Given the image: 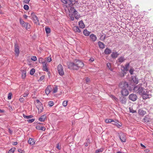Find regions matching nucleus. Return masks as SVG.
I'll list each match as a JSON object with an SVG mask.
<instances>
[{
  "mask_svg": "<svg viewBox=\"0 0 153 153\" xmlns=\"http://www.w3.org/2000/svg\"><path fill=\"white\" fill-rule=\"evenodd\" d=\"M68 65L69 68L76 70L79 68H83L84 65L81 61L76 59L74 61V62L68 63Z\"/></svg>",
  "mask_w": 153,
  "mask_h": 153,
  "instance_id": "obj_1",
  "label": "nucleus"
},
{
  "mask_svg": "<svg viewBox=\"0 0 153 153\" xmlns=\"http://www.w3.org/2000/svg\"><path fill=\"white\" fill-rule=\"evenodd\" d=\"M135 93H138L140 95H142L144 93L146 89L141 87L140 85H138L134 87L133 89Z\"/></svg>",
  "mask_w": 153,
  "mask_h": 153,
  "instance_id": "obj_2",
  "label": "nucleus"
},
{
  "mask_svg": "<svg viewBox=\"0 0 153 153\" xmlns=\"http://www.w3.org/2000/svg\"><path fill=\"white\" fill-rule=\"evenodd\" d=\"M36 105L38 110V113L40 114L44 110L42 103L38 100H36Z\"/></svg>",
  "mask_w": 153,
  "mask_h": 153,
  "instance_id": "obj_3",
  "label": "nucleus"
},
{
  "mask_svg": "<svg viewBox=\"0 0 153 153\" xmlns=\"http://www.w3.org/2000/svg\"><path fill=\"white\" fill-rule=\"evenodd\" d=\"M129 66V64L128 63H126L125 66L121 65V70L123 72V73L126 74V72L128 71V68Z\"/></svg>",
  "mask_w": 153,
  "mask_h": 153,
  "instance_id": "obj_4",
  "label": "nucleus"
},
{
  "mask_svg": "<svg viewBox=\"0 0 153 153\" xmlns=\"http://www.w3.org/2000/svg\"><path fill=\"white\" fill-rule=\"evenodd\" d=\"M57 70L59 74L62 76L64 74L63 69L61 64H59L58 66Z\"/></svg>",
  "mask_w": 153,
  "mask_h": 153,
  "instance_id": "obj_5",
  "label": "nucleus"
},
{
  "mask_svg": "<svg viewBox=\"0 0 153 153\" xmlns=\"http://www.w3.org/2000/svg\"><path fill=\"white\" fill-rule=\"evenodd\" d=\"M119 86L122 89H126L128 87V84L127 82H123L120 83Z\"/></svg>",
  "mask_w": 153,
  "mask_h": 153,
  "instance_id": "obj_6",
  "label": "nucleus"
},
{
  "mask_svg": "<svg viewBox=\"0 0 153 153\" xmlns=\"http://www.w3.org/2000/svg\"><path fill=\"white\" fill-rule=\"evenodd\" d=\"M14 47V51L16 53V55L17 56H19V47L17 43H15Z\"/></svg>",
  "mask_w": 153,
  "mask_h": 153,
  "instance_id": "obj_7",
  "label": "nucleus"
},
{
  "mask_svg": "<svg viewBox=\"0 0 153 153\" xmlns=\"http://www.w3.org/2000/svg\"><path fill=\"white\" fill-rule=\"evenodd\" d=\"M143 99H146L149 98L151 97V95L149 94V92L146 91H144V92L142 95Z\"/></svg>",
  "mask_w": 153,
  "mask_h": 153,
  "instance_id": "obj_8",
  "label": "nucleus"
},
{
  "mask_svg": "<svg viewBox=\"0 0 153 153\" xmlns=\"http://www.w3.org/2000/svg\"><path fill=\"white\" fill-rule=\"evenodd\" d=\"M129 98L130 100L134 101L137 99V97L135 94H131L129 95Z\"/></svg>",
  "mask_w": 153,
  "mask_h": 153,
  "instance_id": "obj_9",
  "label": "nucleus"
},
{
  "mask_svg": "<svg viewBox=\"0 0 153 153\" xmlns=\"http://www.w3.org/2000/svg\"><path fill=\"white\" fill-rule=\"evenodd\" d=\"M74 11L73 12L74 16L76 19H78L80 17V15L75 9H74Z\"/></svg>",
  "mask_w": 153,
  "mask_h": 153,
  "instance_id": "obj_10",
  "label": "nucleus"
},
{
  "mask_svg": "<svg viewBox=\"0 0 153 153\" xmlns=\"http://www.w3.org/2000/svg\"><path fill=\"white\" fill-rule=\"evenodd\" d=\"M121 93L123 96H127L129 94V92L126 88L122 89L121 91Z\"/></svg>",
  "mask_w": 153,
  "mask_h": 153,
  "instance_id": "obj_11",
  "label": "nucleus"
},
{
  "mask_svg": "<svg viewBox=\"0 0 153 153\" xmlns=\"http://www.w3.org/2000/svg\"><path fill=\"white\" fill-rule=\"evenodd\" d=\"M114 123L112 124L116 126L118 128H120L122 126V124L120 123L118 120H116V121H114Z\"/></svg>",
  "mask_w": 153,
  "mask_h": 153,
  "instance_id": "obj_12",
  "label": "nucleus"
},
{
  "mask_svg": "<svg viewBox=\"0 0 153 153\" xmlns=\"http://www.w3.org/2000/svg\"><path fill=\"white\" fill-rule=\"evenodd\" d=\"M32 18L35 23H37L39 22V20L37 16L34 14L32 13L31 14Z\"/></svg>",
  "mask_w": 153,
  "mask_h": 153,
  "instance_id": "obj_13",
  "label": "nucleus"
},
{
  "mask_svg": "<svg viewBox=\"0 0 153 153\" xmlns=\"http://www.w3.org/2000/svg\"><path fill=\"white\" fill-rule=\"evenodd\" d=\"M120 140L122 142H125L126 141V137L124 134L122 133L119 136Z\"/></svg>",
  "mask_w": 153,
  "mask_h": 153,
  "instance_id": "obj_14",
  "label": "nucleus"
},
{
  "mask_svg": "<svg viewBox=\"0 0 153 153\" xmlns=\"http://www.w3.org/2000/svg\"><path fill=\"white\" fill-rule=\"evenodd\" d=\"M48 64L46 62H45L43 64L42 68L43 70L45 71H48V69L47 67Z\"/></svg>",
  "mask_w": 153,
  "mask_h": 153,
  "instance_id": "obj_15",
  "label": "nucleus"
},
{
  "mask_svg": "<svg viewBox=\"0 0 153 153\" xmlns=\"http://www.w3.org/2000/svg\"><path fill=\"white\" fill-rule=\"evenodd\" d=\"M90 38L93 42L95 41L97 39V37L96 36L93 34H91L90 36Z\"/></svg>",
  "mask_w": 153,
  "mask_h": 153,
  "instance_id": "obj_16",
  "label": "nucleus"
},
{
  "mask_svg": "<svg viewBox=\"0 0 153 153\" xmlns=\"http://www.w3.org/2000/svg\"><path fill=\"white\" fill-rule=\"evenodd\" d=\"M46 118V116L44 114L42 115L41 117H40L39 118V120L40 121L43 122L45 120Z\"/></svg>",
  "mask_w": 153,
  "mask_h": 153,
  "instance_id": "obj_17",
  "label": "nucleus"
},
{
  "mask_svg": "<svg viewBox=\"0 0 153 153\" xmlns=\"http://www.w3.org/2000/svg\"><path fill=\"white\" fill-rule=\"evenodd\" d=\"M22 26L25 28L27 30H29L30 28V25L27 22L24 23V24Z\"/></svg>",
  "mask_w": 153,
  "mask_h": 153,
  "instance_id": "obj_18",
  "label": "nucleus"
},
{
  "mask_svg": "<svg viewBox=\"0 0 153 153\" xmlns=\"http://www.w3.org/2000/svg\"><path fill=\"white\" fill-rule=\"evenodd\" d=\"M29 143L31 145H33L35 143V141L33 138H30L28 141Z\"/></svg>",
  "mask_w": 153,
  "mask_h": 153,
  "instance_id": "obj_19",
  "label": "nucleus"
},
{
  "mask_svg": "<svg viewBox=\"0 0 153 153\" xmlns=\"http://www.w3.org/2000/svg\"><path fill=\"white\" fill-rule=\"evenodd\" d=\"M73 30L75 32L80 33L81 30L78 26H74L73 28Z\"/></svg>",
  "mask_w": 153,
  "mask_h": 153,
  "instance_id": "obj_20",
  "label": "nucleus"
},
{
  "mask_svg": "<svg viewBox=\"0 0 153 153\" xmlns=\"http://www.w3.org/2000/svg\"><path fill=\"white\" fill-rule=\"evenodd\" d=\"M79 25L81 28H83L85 27V25L82 20L79 21Z\"/></svg>",
  "mask_w": 153,
  "mask_h": 153,
  "instance_id": "obj_21",
  "label": "nucleus"
},
{
  "mask_svg": "<svg viewBox=\"0 0 153 153\" xmlns=\"http://www.w3.org/2000/svg\"><path fill=\"white\" fill-rule=\"evenodd\" d=\"M83 34L85 36H88L91 33L90 32L87 30L86 29H85L83 31Z\"/></svg>",
  "mask_w": 153,
  "mask_h": 153,
  "instance_id": "obj_22",
  "label": "nucleus"
},
{
  "mask_svg": "<svg viewBox=\"0 0 153 153\" xmlns=\"http://www.w3.org/2000/svg\"><path fill=\"white\" fill-rule=\"evenodd\" d=\"M119 55L117 52H113L111 54V56L112 58H116Z\"/></svg>",
  "mask_w": 153,
  "mask_h": 153,
  "instance_id": "obj_23",
  "label": "nucleus"
},
{
  "mask_svg": "<svg viewBox=\"0 0 153 153\" xmlns=\"http://www.w3.org/2000/svg\"><path fill=\"white\" fill-rule=\"evenodd\" d=\"M126 59L123 56H120L118 59L119 62L121 63L123 62Z\"/></svg>",
  "mask_w": 153,
  "mask_h": 153,
  "instance_id": "obj_24",
  "label": "nucleus"
},
{
  "mask_svg": "<svg viewBox=\"0 0 153 153\" xmlns=\"http://www.w3.org/2000/svg\"><path fill=\"white\" fill-rule=\"evenodd\" d=\"M120 101L121 103L123 104H126V99L125 97L120 98Z\"/></svg>",
  "mask_w": 153,
  "mask_h": 153,
  "instance_id": "obj_25",
  "label": "nucleus"
},
{
  "mask_svg": "<svg viewBox=\"0 0 153 153\" xmlns=\"http://www.w3.org/2000/svg\"><path fill=\"white\" fill-rule=\"evenodd\" d=\"M50 86H48L45 90V92L47 95H48L51 92V90L50 89Z\"/></svg>",
  "mask_w": 153,
  "mask_h": 153,
  "instance_id": "obj_26",
  "label": "nucleus"
},
{
  "mask_svg": "<svg viewBox=\"0 0 153 153\" xmlns=\"http://www.w3.org/2000/svg\"><path fill=\"white\" fill-rule=\"evenodd\" d=\"M132 81L136 84H137L138 82V79L135 76H134L132 77Z\"/></svg>",
  "mask_w": 153,
  "mask_h": 153,
  "instance_id": "obj_27",
  "label": "nucleus"
},
{
  "mask_svg": "<svg viewBox=\"0 0 153 153\" xmlns=\"http://www.w3.org/2000/svg\"><path fill=\"white\" fill-rule=\"evenodd\" d=\"M99 47L102 48H105V45L102 42H99L98 43Z\"/></svg>",
  "mask_w": 153,
  "mask_h": 153,
  "instance_id": "obj_28",
  "label": "nucleus"
},
{
  "mask_svg": "<svg viewBox=\"0 0 153 153\" xmlns=\"http://www.w3.org/2000/svg\"><path fill=\"white\" fill-rule=\"evenodd\" d=\"M104 53L105 54H108L111 53V51L110 49L107 48L105 49Z\"/></svg>",
  "mask_w": 153,
  "mask_h": 153,
  "instance_id": "obj_29",
  "label": "nucleus"
},
{
  "mask_svg": "<svg viewBox=\"0 0 153 153\" xmlns=\"http://www.w3.org/2000/svg\"><path fill=\"white\" fill-rule=\"evenodd\" d=\"M110 97L111 98L114 100L117 101L118 100V99L115 96L111 94L109 95Z\"/></svg>",
  "mask_w": 153,
  "mask_h": 153,
  "instance_id": "obj_30",
  "label": "nucleus"
},
{
  "mask_svg": "<svg viewBox=\"0 0 153 153\" xmlns=\"http://www.w3.org/2000/svg\"><path fill=\"white\" fill-rule=\"evenodd\" d=\"M107 66L108 69L111 71H112L113 70V68L111 67V64L110 63H108L107 64Z\"/></svg>",
  "mask_w": 153,
  "mask_h": 153,
  "instance_id": "obj_31",
  "label": "nucleus"
},
{
  "mask_svg": "<svg viewBox=\"0 0 153 153\" xmlns=\"http://www.w3.org/2000/svg\"><path fill=\"white\" fill-rule=\"evenodd\" d=\"M146 111L140 109L138 111V113L141 115H144L146 114Z\"/></svg>",
  "mask_w": 153,
  "mask_h": 153,
  "instance_id": "obj_32",
  "label": "nucleus"
},
{
  "mask_svg": "<svg viewBox=\"0 0 153 153\" xmlns=\"http://www.w3.org/2000/svg\"><path fill=\"white\" fill-rule=\"evenodd\" d=\"M36 128L37 129L42 130L43 131H45V128L44 127H40L39 126H37L36 127Z\"/></svg>",
  "mask_w": 153,
  "mask_h": 153,
  "instance_id": "obj_33",
  "label": "nucleus"
},
{
  "mask_svg": "<svg viewBox=\"0 0 153 153\" xmlns=\"http://www.w3.org/2000/svg\"><path fill=\"white\" fill-rule=\"evenodd\" d=\"M22 77L23 78H24L26 76V71L25 70H22Z\"/></svg>",
  "mask_w": 153,
  "mask_h": 153,
  "instance_id": "obj_34",
  "label": "nucleus"
},
{
  "mask_svg": "<svg viewBox=\"0 0 153 153\" xmlns=\"http://www.w3.org/2000/svg\"><path fill=\"white\" fill-rule=\"evenodd\" d=\"M39 63H42V64L45 62V60L41 57H40L39 59Z\"/></svg>",
  "mask_w": 153,
  "mask_h": 153,
  "instance_id": "obj_35",
  "label": "nucleus"
},
{
  "mask_svg": "<svg viewBox=\"0 0 153 153\" xmlns=\"http://www.w3.org/2000/svg\"><path fill=\"white\" fill-rule=\"evenodd\" d=\"M45 30L47 34H49L51 32V30L50 28L48 27H45Z\"/></svg>",
  "mask_w": 153,
  "mask_h": 153,
  "instance_id": "obj_36",
  "label": "nucleus"
},
{
  "mask_svg": "<svg viewBox=\"0 0 153 153\" xmlns=\"http://www.w3.org/2000/svg\"><path fill=\"white\" fill-rule=\"evenodd\" d=\"M113 122H114V120L111 119H107L105 120V122L107 123H111Z\"/></svg>",
  "mask_w": 153,
  "mask_h": 153,
  "instance_id": "obj_37",
  "label": "nucleus"
},
{
  "mask_svg": "<svg viewBox=\"0 0 153 153\" xmlns=\"http://www.w3.org/2000/svg\"><path fill=\"white\" fill-rule=\"evenodd\" d=\"M23 116L24 118L27 119H28L29 118H31L32 117V115H29V116H27L25 115L24 114H23Z\"/></svg>",
  "mask_w": 153,
  "mask_h": 153,
  "instance_id": "obj_38",
  "label": "nucleus"
},
{
  "mask_svg": "<svg viewBox=\"0 0 153 153\" xmlns=\"http://www.w3.org/2000/svg\"><path fill=\"white\" fill-rule=\"evenodd\" d=\"M73 15H74V14H69V16H70V19L71 21H73L74 19V17L73 16Z\"/></svg>",
  "mask_w": 153,
  "mask_h": 153,
  "instance_id": "obj_39",
  "label": "nucleus"
},
{
  "mask_svg": "<svg viewBox=\"0 0 153 153\" xmlns=\"http://www.w3.org/2000/svg\"><path fill=\"white\" fill-rule=\"evenodd\" d=\"M14 150L15 149L14 148H12L8 151V153H13Z\"/></svg>",
  "mask_w": 153,
  "mask_h": 153,
  "instance_id": "obj_40",
  "label": "nucleus"
},
{
  "mask_svg": "<svg viewBox=\"0 0 153 153\" xmlns=\"http://www.w3.org/2000/svg\"><path fill=\"white\" fill-rule=\"evenodd\" d=\"M35 72V70L34 69H32L30 72V74L31 75H33Z\"/></svg>",
  "mask_w": 153,
  "mask_h": 153,
  "instance_id": "obj_41",
  "label": "nucleus"
},
{
  "mask_svg": "<svg viewBox=\"0 0 153 153\" xmlns=\"http://www.w3.org/2000/svg\"><path fill=\"white\" fill-rule=\"evenodd\" d=\"M48 104L50 107H52L53 105V102L52 101H50L48 102Z\"/></svg>",
  "mask_w": 153,
  "mask_h": 153,
  "instance_id": "obj_42",
  "label": "nucleus"
},
{
  "mask_svg": "<svg viewBox=\"0 0 153 153\" xmlns=\"http://www.w3.org/2000/svg\"><path fill=\"white\" fill-rule=\"evenodd\" d=\"M103 149L102 148H101L99 149H98V150H97L96 151V153H100V152H103Z\"/></svg>",
  "mask_w": 153,
  "mask_h": 153,
  "instance_id": "obj_43",
  "label": "nucleus"
},
{
  "mask_svg": "<svg viewBox=\"0 0 153 153\" xmlns=\"http://www.w3.org/2000/svg\"><path fill=\"white\" fill-rule=\"evenodd\" d=\"M20 23V24L22 26L25 22H24L22 19H19Z\"/></svg>",
  "mask_w": 153,
  "mask_h": 153,
  "instance_id": "obj_44",
  "label": "nucleus"
},
{
  "mask_svg": "<svg viewBox=\"0 0 153 153\" xmlns=\"http://www.w3.org/2000/svg\"><path fill=\"white\" fill-rule=\"evenodd\" d=\"M134 69L133 68H131L129 70V72L130 74L132 75L133 74V73L134 71Z\"/></svg>",
  "mask_w": 153,
  "mask_h": 153,
  "instance_id": "obj_45",
  "label": "nucleus"
},
{
  "mask_svg": "<svg viewBox=\"0 0 153 153\" xmlns=\"http://www.w3.org/2000/svg\"><path fill=\"white\" fill-rule=\"evenodd\" d=\"M68 101H64L63 102L62 105L64 107H66L67 105Z\"/></svg>",
  "mask_w": 153,
  "mask_h": 153,
  "instance_id": "obj_46",
  "label": "nucleus"
},
{
  "mask_svg": "<svg viewBox=\"0 0 153 153\" xmlns=\"http://www.w3.org/2000/svg\"><path fill=\"white\" fill-rule=\"evenodd\" d=\"M46 60L48 62H50L51 61V57L49 56L46 58Z\"/></svg>",
  "mask_w": 153,
  "mask_h": 153,
  "instance_id": "obj_47",
  "label": "nucleus"
},
{
  "mask_svg": "<svg viewBox=\"0 0 153 153\" xmlns=\"http://www.w3.org/2000/svg\"><path fill=\"white\" fill-rule=\"evenodd\" d=\"M129 111L130 112L133 113L136 112V111L133 110L132 108L131 107L129 108Z\"/></svg>",
  "mask_w": 153,
  "mask_h": 153,
  "instance_id": "obj_48",
  "label": "nucleus"
},
{
  "mask_svg": "<svg viewBox=\"0 0 153 153\" xmlns=\"http://www.w3.org/2000/svg\"><path fill=\"white\" fill-rule=\"evenodd\" d=\"M31 59L32 60L35 61L37 60V58L36 56H33L31 58Z\"/></svg>",
  "mask_w": 153,
  "mask_h": 153,
  "instance_id": "obj_49",
  "label": "nucleus"
},
{
  "mask_svg": "<svg viewBox=\"0 0 153 153\" xmlns=\"http://www.w3.org/2000/svg\"><path fill=\"white\" fill-rule=\"evenodd\" d=\"M58 88L57 87H55L53 88V92L54 93H56L57 92Z\"/></svg>",
  "mask_w": 153,
  "mask_h": 153,
  "instance_id": "obj_50",
  "label": "nucleus"
},
{
  "mask_svg": "<svg viewBox=\"0 0 153 153\" xmlns=\"http://www.w3.org/2000/svg\"><path fill=\"white\" fill-rule=\"evenodd\" d=\"M35 120L34 119H29L27 120L28 122L29 123H32Z\"/></svg>",
  "mask_w": 153,
  "mask_h": 153,
  "instance_id": "obj_51",
  "label": "nucleus"
},
{
  "mask_svg": "<svg viewBox=\"0 0 153 153\" xmlns=\"http://www.w3.org/2000/svg\"><path fill=\"white\" fill-rule=\"evenodd\" d=\"M12 95V94L11 93H9L8 96V99L9 100L11 99V96Z\"/></svg>",
  "mask_w": 153,
  "mask_h": 153,
  "instance_id": "obj_52",
  "label": "nucleus"
},
{
  "mask_svg": "<svg viewBox=\"0 0 153 153\" xmlns=\"http://www.w3.org/2000/svg\"><path fill=\"white\" fill-rule=\"evenodd\" d=\"M24 8L26 10H27L28 9L29 7L27 5H25L24 6Z\"/></svg>",
  "mask_w": 153,
  "mask_h": 153,
  "instance_id": "obj_53",
  "label": "nucleus"
},
{
  "mask_svg": "<svg viewBox=\"0 0 153 153\" xmlns=\"http://www.w3.org/2000/svg\"><path fill=\"white\" fill-rule=\"evenodd\" d=\"M28 94V91H26L25 93L23 95V97H27Z\"/></svg>",
  "mask_w": 153,
  "mask_h": 153,
  "instance_id": "obj_54",
  "label": "nucleus"
},
{
  "mask_svg": "<svg viewBox=\"0 0 153 153\" xmlns=\"http://www.w3.org/2000/svg\"><path fill=\"white\" fill-rule=\"evenodd\" d=\"M45 78V76H42L41 77H40V79H39V81H42Z\"/></svg>",
  "mask_w": 153,
  "mask_h": 153,
  "instance_id": "obj_55",
  "label": "nucleus"
},
{
  "mask_svg": "<svg viewBox=\"0 0 153 153\" xmlns=\"http://www.w3.org/2000/svg\"><path fill=\"white\" fill-rule=\"evenodd\" d=\"M86 82L88 83L90 81V79L88 77L86 78L85 79Z\"/></svg>",
  "mask_w": 153,
  "mask_h": 153,
  "instance_id": "obj_56",
  "label": "nucleus"
},
{
  "mask_svg": "<svg viewBox=\"0 0 153 153\" xmlns=\"http://www.w3.org/2000/svg\"><path fill=\"white\" fill-rule=\"evenodd\" d=\"M19 100L21 102H23L24 100V99L22 97H21L19 98Z\"/></svg>",
  "mask_w": 153,
  "mask_h": 153,
  "instance_id": "obj_57",
  "label": "nucleus"
},
{
  "mask_svg": "<svg viewBox=\"0 0 153 153\" xmlns=\"http://www.w3.org/2000/svg\"><path fill=\"white\" fill-rule=\"evenodd\" d=\"M30 0H24V2L26 4H28Z\"/></svg>",
  "mask_w": 153,
  "mask_h": 153,
  "instance_id": "obj_58",
  "label": "nucleus"
},
{
  "mask_svg": "<svg viewBox=\"0 0 153 153\" xmlns=\"http://www.w3.org/2000/svg\"><path fill=\"white\" fill-rule=\"evenodd\" d=\"M64 4H67V2L66 0H60Z\"/></svg>",
  "mask_w": 153,
  "mask_h": 153,
  "instance_id": "obj_59",
  "label": "nucleus"
},
{
  "mask_svg": "<svg viewBox=\"0 0 153 153\" xmlns=\"http://www.w3.org/2000/svg\"><path fill=\"white\" fill-rule=\"evenodd\" d=\"M56 148L58 149L59 150H60L61 149V147L59 146V144H57L56 146Z\"/></svg>",
  "mask_w": 153,
  "mask_h": 153,
  "instance_id": "obj_60",
  "label": "nucleus"
},
{
  "mask_svg": "<svg viewBox=\"0 0 153 153\" xmlns=\"http://www.w3.org/2000/svg\"><path fill=\"white\" fill-rule=\"evenodd\" d=\"M140 145L142 147L143 149H145L146 148V146L144 145L142 143H140Z\"/></svg>",
  "mask_w": 153,
  "mask_h": 153,
  "instance_id": "obj_61",
  "label": "nucleus"
},
{
  "mask_svg": "<svg viewBox=\"0 0 153 153\" xmlns=\"http://www.w3.org/2000/svg\"><path fill=\"white\" fill-rule=\"evenodd\" d=\"M8 131L10 133V134H12L13 132V131L10 128L8 129Z\"/></svg>",
  "mask_w": 153,
  "mask_h": 153,
  "instance_id": "obj_62",
  "label": "nucleus"
},
{
  "mask_svg": "<svg viewBox=\"0 0 153 153\" xmlns=\"http://www.w3.org/2000/svg\"><path fill=\"white\" fill-rule=\"evenodd\" d=\"M89 61H90L91 62H92L94 61V59L93 58H91L89 59Z\"/></svg>",
  "mask_w": 153,
  "mask_h": 153,
  "instance_id": "obj_63",
  "label": "nucleus"
},
{
  "mask_svg": "<svg viewBox=\"0 0 153 153\" xmlns=\"http://www.w3.org/2000/svg\"><path fill=\"white\" fill-rule=\"evenodd\" d=\"M144 151L146 153H148L149 152V149H147L144 150Z\"/></svg>",
  "mask_w": 153,
  "mask_h": 153,
  "instance_id": "obj_64",
  "label": "nucleus"
}]
</instances>
